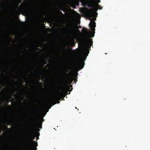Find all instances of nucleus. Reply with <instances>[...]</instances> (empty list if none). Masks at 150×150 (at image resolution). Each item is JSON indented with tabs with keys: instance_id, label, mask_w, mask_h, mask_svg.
Segmentation results:
<instances>
[{
	"instance_id": "nucleus-1",
	"label": "nucleus",
	"mask_w": 150,
	"mask_h": 150,
	"mask_svg": "<svg viewBox=\"0 0 150 150\" xmlns=\"http://www.w3.org/2000/svg\"><path fill=\"white\" fill-rule=\"evenodd\" d=\"M95 4L92 6L90 9L86 8H80V11L87 16L91 21L89 24V26L92 32L87 31L86 32V35L88 38L86 43L83 45L81 49V54L79 59V62L77 68H83L84 65V61L86 60L89 53L90 47L91 46L92 42V39L89 38H92L94 36L95 28L96 27V23L94 21L96 19L97 13L96 11L98 9H101V7L98 5V3L100 2V0H96Z\"/></svg>"
},
{
	"instance_id": "nucleus-2",
	"label": "nucleus",
	"mask_w": 150,
	"mask_h": 150,
	"mask_svg": "<svg viewBox=\"0 0 150 150\" xmlns=\"http://www.w3.org/2000/svg\"><path fill=\"white\" fill-rule=\"evenodd\" d=\"M69 33L70 37L73 40H74L78 36L81 34L79 30L73 28L69 30Z\"/></svg>"
},
{
	"instance_id": "nucleus-3",
	"label": "nucleus",
	"mask_w": 150,
	"mask_h": 150,
	"mask_svg": "<svg viewBox=\"0 0 150 150\" xmlns=\"http://www.w3.org/2000/svg\"><path fill=\"white\" fill-rule=\"evenodd\" d=\"M37 144V142H33L32 143V146L31 147V150H36V146Z\"/></svg>"
},
{
	"instance_id": "nucleus-4",
	"label": "nucleus",
	"mask_w": 150,
	"mask_h": 150,
	"mask_svg": "<svg viewBox=\"0 0 150 150\" xmlns=\"http://www.w3.org/2000/svg\"><path fill=\"white\" fill-rule=\"evenodd\" d=\"M74 16L75 18L76 19H78L80 18V15L77 13H75L74 14Z\"/></svg>"
},
{
	"instance_id": "nucleus-5",
	"label": "nucleus",
	"mask_w": 150,
	"mask_h": 150,
	"mask_svg": "<svg viewBox=\"0 0 150 150\" xmlns=\"http://www.w3.org/2000/svg\"><path fill=\"white\" fill-rule=\"evenodd\" d=\"M35 137H38L39 136V133L37 132L35 133Z\"/></svg>"
},
{
	"instance_id": "nucleus-6",
	"label": "nucleus",
	"mask_w": 150,
	"mask_h": 150,
	"mask_svg": "<svg viewBox=\"0 0 150 150\" xmlns=\"http://www.w3.org/2000/svg\"><path fill=\"white\" fill-rule=\"evenodd\" d=\"M85 0H80V1L83 3L84 2H85Z\"/></svg>"
}]
</instances>
